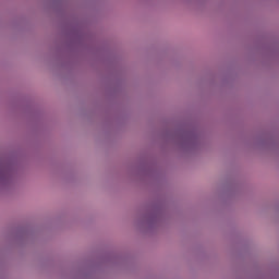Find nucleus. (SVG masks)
Segmentation results:
<instances>
[{
	"instance_id": "1",
	"label": "nucleus",
	"mask_w": 279,
	"mask_h": 279,
	"mask_svg": "<svg viewBox=\"0 0 279 279\" xmlns=\"http://www.w3.org/2000/svg\"><path fill=\"white\" fill-rule=\"evenodd\" d=\"M134 226L137 230L143 232H151L160 226V216L158 215H146L140 216L134 220Z\"/></svg>"
},
{
	"instance_id": "2",
	"label": "nucleus",
	"mask_w": 279,
	"mask_h": 279,
	"mask_svg": "<svg viewBox=\"0 0 279 279\" xmlns=\"http://www.w3.org/2000/svg\"><path fill=\"white\" fill-rule=\"evenodd\" d=\"M14 184V171L0 169V191H8Z\"/></svg>"
},
{
	"instance_id": "3",
	"label": "nucleus",
	"mask_w": 279,
	"mask_h": 279,
	"mask_svg": "<svg viewBox=\"0 0 279 279\" xmlns=\"http://www.w3.org/2000/svg\"><path fill=\"white\" fill-rule=\"evenodd\" d=\"M180 145L182 149H191L192 147H195V141L187 140L182 142Z\"/></svg>"
},
{
	"instance_id": "4",
	"label": "nucleus",
	"mask_w": 279,
	"mask_h": 279,
	"mask_svg": "<svg viewBox=\"0 0 279 279\" xmlns=\"http://www.w3.org/2000/svg\"><path fill=\"white\" fill-rule=\"evenodd\" d=\"M256 145H257V147H260V145H263V141H257Z\"/></svg>"
}]
</instances>
